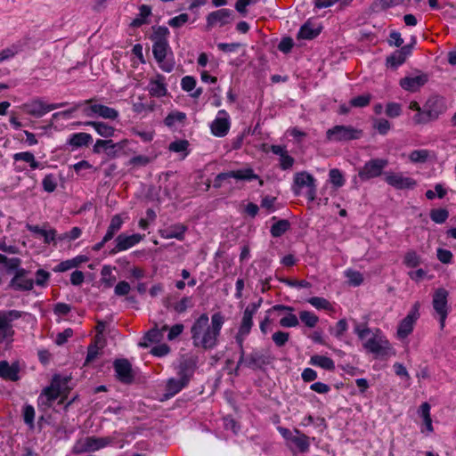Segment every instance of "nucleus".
I'll use <instances>...</instances> for the list:
<instances>
[{
	"label": "nucleus",
	"mask_w": 456,
	"mask_h": 456,
	"mask_svg": "<svg viewBox=\"0 0 456 456\" xmlns=\"http://www.w3.org/2000/svg\"><path fill=\"white\" fill-rule=\"evenodd\" d=\"M225 318L221 312L215 313L211 316V323L207 314H202L197 318L191 327L192 344L195 347L204 350L215 348L218 344V338Z\"/></svg>",
	"instance_id": "nucleus-1"
},
{
	"label": "nucleus",
	"mask_w": 456,
	"mask_h": 456,
	"mask_svg": "<svg viewBox=\"0 0 456 456\" xmlns=\"http://www.w3.org/2000/svg\"><path fill=\"white\" fill-rule=\"evenodd\" d=\"M445 100L441 96L430 97L423 107V113H416L413 117L415 124H427L436 120L445 112Z\"/></svg>",
	"instance_id": "nucleus-2"
},
{
	"label": "nucleus",
	"mask_w": 456,
	"mask_h": 456,
	"mask_svg": "<svg viewBox=\"0 0 456 456\" xmlns=\"http://www.w3.org/2000/svg\"><path fill=\"white\" fill-rule=\"evenodd\" d=\"M153 33L150 38L153 42L152 53L157 62H162L167 54V50L170 49L167 41L169 36V29L165 26H153Z\"/></svg>",
	"instance_id": "nucleus-3"
},
{
	"label": "nucleus",
	"mask_w": 456,
	"mask_h": 456,
	"mask_svg": "<svg viewBox=\"0 0 456 456\" xmlns=\"http://www.w3.org/2000/svg\"><path fill=\"white\" fill-rule=\"evenodd\" d=\"M362 130L352 126L337 125L326 131V139L330 142H346L361 138Z\"/></svg>",
	"instance_id": "nucleus-4"
},
{
	"label": "nucleus",
	"mask_w": 456,
	"mask_h": 456,
	"mask_svg": "<svg viewBox=\"0 0 456 456\" xmlns=\"http://www.w3.org/2000/svg\"><path fill=\"white\" fill-rule=\"evenodd\" d=\"M448 296L449 292L444 288H438L433 294L432 305L436 313L439 315L440 327H444L448 315Z\"/></svg>",
	"instance_id": "nucleus-5"
},
{
	"label": "nucleus",
	"mask_w": 456,
	"mask_h": 456,
	"mask_svg": "<svg viewBox=\"0 0 456 456\" xmlns=\"http://www.w3.org/2000/svg\"><path fill=\"white\" fill-rule=\"evenodd\" d=\"M229 178H234L240 181H252L258 179L259 177L254 173V170L251 167L222 172L215 177L213 186L219 189L222 187V183Z\"/></svg>",
	"instance_id": "nucleus-6"
},
{
	"label": "nucleus",
	"mask_w": 456,
	"mask_h": 456,
	"mask_svg": "<svg viewBox=\"0 0 456 456\" xmlns=\"http://www.w3.org/2000/svg\"><path fill=\"white\" fill-rule=\"evenodd\" d=\"M67 104V102L47 104L41 99L37 98L23 104L22 108L27 114L35 118H41L45 113L59 108H62Z\"/></svg>",
	"instance_id": "nucleus-7"
},
{
	"label": "nucleus",
	"mask_w": 456,
	"mask_h": 456,
	"mask_svg": "<svg viewBox=\"0 0 456 456\" xmlns=\"http://www.w3.org/2000/svg\"><path fill=\"white\" fill-rule=\"evenodd\" d=\"M388 161L384 159H371L358 171V177L361 181H368L379 176L383 169L387 166Z\"/></svg>",
	"instance_id": "nucleus-8"
},
{
	"label": "nucleus",
	"mask_w": 456,
	"mask_h": 456,
	"mask_svg": "<svg viewBox=\"0 0 456 456\" xmlns=\"http://www.w3.org/2000/svg\"><path fill=\"white\" fill-rule=\"evenodd\" d=\"M420 303L415 302L409 314L400 322L397 328V336L405 338L413 330L414 323L419 318Z\"/></svg>",
	"instance_id": "nucleus-9"
},
{
	"label": "nucleus",
	"mask_w": 456,
	"mask_h": 456,
	"mask_svg": "<svg viewBox=\"0 0 456 456\" xmlns=\"http://www.w3.org/2000/svg\"><path fill=\"white\" fill-rule=\"evenodd\" d=\"M273 360V358L270 354H264L258 349H253L251 353L244 355L242 364L253 370H263L267 365L272 363Z\"/></svg>",
	"instance_id": "nucleus-10"
},
{
	"label": "nucleus",
	"mask_w": 456,
	"mask_h": 456,
	"mask_svg": "<svg viewBox=\"0 0 456 456\" xmlns=\"http://www.w3.org/2000/svg\"><path fill=\"white\" fill-rule=\"evenodd\" d=\"M28 273L29 271L26 269L17 270L8 284V289L15 291L31 290L34 288V280L28 278Z\"/></svg>",
	"instance_id": "nucleus-11"
},
{
	"label": "nucleus",
	"mask_w": 456,
	"mask_h": 456,
	"mask_svg": "<svg viewBox=\"0 0 456 456\" xmlns=\"http://www.w3.org/2000/svg\"><path fill=\"white\" fill-rule=\"evenodd\" d=\"M94 99H89L84 102V103L91 104L87 109H85V113L87 117H93L97 115L106 119L114 120L118 117V111L109 106L103 104H92Z\"/></svg>",
	"instance_id": "nucleus-12"
},
{
	"label": "nucleus",
	"mask_w": 456,
	"mask_h": 456,
	"mask_svg": "<svg viewBox=\"0 0 456 456\" xmlns=\"http://www.w3.org/2000/svg\"><path fill=\"white\" fill-rule=\"evenodd\" d=\"M233 20V12L230 9H220L215 12H211L207 15L206 28L208 30L213 27L219 25L220 27L225 26L231 23Z\"/></svg>",
	"instance_id": "nucleus-13"
},
{
	"label": "nucleus",
	"mask_w": 456,
	"mask_h": 456,
	"mask_svg": "<svg viewBox=\"0 0 456 456\" xmlns=\"http://www.w3.org/2000/svg\"><path fill=\"white\" fill-rule=\"evenodd\" d=\"M144 235L134 233L132 235H126V233H120L115 239V247L109 252L110 255H116L117 253L124 250H127L139 243Z\"/></svg>",
	"instance_id": "nucleus-14"
},
{
	"label": "nucleus",
	"mask_w": 456,
	"mask_h": 456,
	"mask_svg": "<svg viewBox=\"0 0 456 456\" xmlns=\"http://www.w3.org/2000/svg\"><path fill=\"white\" fill-rule=\"evenodd\" d=\"M114 370L117 379L123 384H132L134 380V374L132 365L127 359H117L114 363Z\"/></svg>",
	"instance_id": "nucleus-15"
},
{
	"label": "nucleus",
	"mask_w": 456,
	"mask_h": 456,
	"mask_svg": "<svg viewBox=\"0 0 456 456\" xmlns=\"http://www.w3.org/2000/svg\"><path fill=\"white\" fill-rule=\"evenodd\" d=\"M218 115H223L224 117L216 118L211 123L210 128L214 135L217 137H224L227 134L230 129V122L227 118V112L224 110H219Z\"/></svg>",
	"instance_id": "nucleus-16"
},
{
	"label": "nucleus",
	"mask_w": 456,
	"mask_h": 456,
	"mask_svg": "<svg viewBox=\"0 0 456 456\" xmlns=\"http://www.w3.org/2000/svg\"><path fill=\"white\" fill-rule=\"evenodd\" d=\"M364 348L374 354L376 356H385L388 354L390 350L389 342L387 340L377 339L371 338L363 344Z\"/></svg>",
	"instance_id": "nucleus-17"
},
{
	"label": "nucleus",
	"mask_w": 456,
	"mask_h": 456,
	"mask_svg": "<svg viewBox=\"0 0 456 456\" xmlns=\"http://www.w3.org/2000/svg\"><path fill=\"white\" fill-rule=\"evenodd\" d=\"M387 184L398 190L412 189L416 185V181L411 177H404L400 174H389L385 178Z\"/></svg>",
	"instance_id": "nucleus-18"
},
{
	"label": "nucleus",
	"mask_w": 456,
	"mask_h": 456,
	"mask_svg": "<svg viewBox=\"0 0 456 456\" xmlns=\"http://www.w3.org/2000/svg\"><path fill=\"white\" fill-rule=\"evenodd\" d=\"M19 372V362H14L11 365L5 360L0 362V378L3 379L18 381L20 379Z\"/></svg>",
	"instance_id": "nucleus-19"
},
{
	"label": "nucleus",
	"mask_w": 456,
	"mask_h": 456,
	"mask_svg": "<svg viewBox=\"0 0 456 456\" xmlns=\"http://www.w3.org/2000/svg\"><path fill=\"white\" fill-rule=\"evenodd\" d=\"M428 75L405 77L400 80V86L406 91L416 92L428 82Z\"/></svg>",
	"instance_id": "nucleus-20"
},
{
	"label": "nucleus",
	"mask_w": 456,
	"mask_h": 456,
	"mask_svg": "<svg viewBox=\"0 0 456 456\" xmlns=\"http://www.w3.org/2000/svg\"><path fill=\"white\" fill-rule=\"evenodd\" d=\"M321 31V26L314 27V24L310 20H308L299 28L297 38L313 40L320 35Z\"/></svg>",
	"instance_id": "nucleus-21"
},
{
	"label": "nucleus",
	"mask_w": 456,
	"mask_h": 456,
	"mask_svg": "<svg viewBox=\"0 0 456 456\" xmlns=\"http://www.w3.org/2000/svg\"><path fill=\"white\" fill-rule=\"evenodd\" d=\"M113 443V438L105 436V437H96V436H87L85 441V446L86 451L94 452L100 450L102 448L106 447L109 444Z\"/></svg>",
	"instance_id": "nucleus-22"
},
{
	"label": "nucleus",
	"mask_w": 456,
	"mask_h": 456,
	"mask_svg": "<svg viewBox=\"0 0 456 456\" xmlns=\"http://www.w3.org/2000/svg\"><path fill=\"white\" fill-rule=\"evenodd\" d=\"M196 369V363L191 360H184L179 364L178 376L181 379L189 383Z\"/></svg>",
	"instance_id": "nucleus-23"
},
{
	"label": "nucleus",
	"mask_w": 456,
	"mask_h": 456,
	"mask_svg": "<svg viewBox=\"0 0 456 456\" xmlns=\"http://www.w3.org/2000/svg\"><path fill=\"white\" fill-rule=\"evenodd\" d=\"M189 383L185 382L184 380L181 379L180 378L178 379L171 378L167 380L166 385V393L164 396L167 399L170 397L175 396L176 394H178L183 388L187 387Z\"/></svg>",
	"instance_id": "nucleus-24"
},
{
	"label": "nucleus",
	"mask_w": 456,
	"mask_h": 456,
	"mask_svg": "<svg viewBox=\"0 0 456 456\" xmlns=\"http://www.w3.org/2000/svg\"><path fill=\"white\" fill-rule=\"evenodd\" d=\"M295 436L289 444H294L298 452L304 453L309 450L310 438L305 434L300 432L297 428L294 429Z\"/></svg>",
	"instance_id": "nucleus-25"
},
{
	"label": "nucleus",
	"mask_w": 456,
	"mask_h": 456,
	"mask_svg": "<svg viewBox=\"0 0 456 456\" xmlns=\"http://www.w3.org/2000/svg\"><path fill=\"white\" fill-rule=\"evenodd\" d=\"M84 125L93 126L99 135L105 138L113 136L115 133V128L104 122L86 121Z\"/></svg>",
	"instance_id": "nucleus-26"
},
{
	"label": "nucleus",
	"mask_w": 456,
	"mask_h": 456,
	"mask_svg": "<svg viewBox=\"0 0 456 456\" xmlns=\"http://www.w3.org/2000/svg\"><path fill=\"white\" fill-rule=\"evenodd\" d=\"M92 141L93 138L90 134L80 132L73 134L68 140L67 143L72 147L79 148L87 146L90 142H92Z\"/></svg>",
	"instance_id": "nucleus-27"
},
{
	"label": "nucleus",
	"mask_w": 456,
	"mask_h": 456,
	"mask_svg": "<svg viewBox=\"0 0 456 456\" xmlns=\"http://www.w3.org/2000/svg\"><path fill=\"white\" fill-rule=\"evenodd\" d=\"M26 228L29 232L44 237V241L46 244H49L52 241L55 240L56 231L54 229H50V230L47 231V230H45L43 228H40L38 225H33V224H28L26 225Z\"/></svg>",
	"instance_id": "nucleus-28"
},
{
	"label": "nucleus",
	"mask_w": 456,
	"mask_h": 456,
	"mask_svg": "<svg viewBox=\"0 0 456 456\" xmlns=\"http://www.w3.org/2000/svg\"><path fill=\"white\" fill-rule=\"evenodd\" d=\"M310 364L317 367H321L326 370H335V362L334 361L325 355L314 354L310 358Z\"/></svg>",
	"instance_id": "nucleus-29"
},
{
	"label": "nucleus",
	"mask_w": 456,
	"mask_h": 456,
	"mask_svg": "<svg viewBox=\"0 0 456 456\" xmlns=\"http://www.w3.org/2000/svg\"><path fill=\"white\" fill-rule=\"evenodd\" d=\"M139 10V14L130 23L132 28H140L143 24H147V18L151 15V8L147 4L141 5Z\"/></svg>",
	"instance_id": "nucleus-30"
},
{
	"label": "nucleus",
	"mask_w": 456,
	"mask_h": 456,
	"mask_svg": "<svg viewBox=\"0 0 456 456\" xmlns=\"http://www.w3.org/2000/svg\"><path fill=\"white\" fill-rule=\"evenodd\" d=\"M123 220L119 215H115L111 217L110 223L108 226L107 232L103 236L105 241H110L115 236V234L121 229Z\"/></svg>",
	"instance_id": "nucleus-31"
},
{
	"label": "nucleus",
	"mask_w": 456,
	"mask_h": 456,
	"mask_svg": "<svg viewBox=\"0 0 456 456\" xmlns=\"http://www.w3.org/2000/svg\"><path fill=\"white\" fill-rule=\"evenodd\" d=\"M187 230V227L182 224H174L164 231L165 234L163 235L167 239H177L179 240H183L184 239V233Z\"/></svg>",
	"instance_id": "nucleus-32"
},
{
	"label": "nucleus",
	"mask_w": 456,
	"mask_h": 456,
	"mask_svg": "<svg viewBox=\"0 0 456 456\" xmlns=\"http://www.w3.org/2000/svg\"><path fill=\"white\" fill-rule=\"evenodd\" d=\"M290 228V223L287 219H281L274 223L270 229L271 235L278 238L283 235Z\"/></svg>",
	"instance_id": "nucleus-33"
},
{
	"label": "nucleus",
	"mask_w": 456,
	"mask_h": 456,
	"mask_svg": "<svg viewBox=\"0 0 456 456\" xmlns=\"http://www.w3.org/2000/svg\"><path fill=\"white\" fill-rule=\"evenodd\" d=\"M294 183L297 186L302 188L306 186L307 188L314 185L315 183L314 177L309 173L304 171L295 175Z\"/></svg>",
	"instance_id": "nucleus-34"
},
{
	"label": "nucleus",
	"mask_w": 456,
	"mask_h": 456,
	"mask_svg": "<svg viewBox=\"0 0 456 456\" xmlns=\"http://www.w3.org/2000/svg\"><path fill=\"white\" fill-rule=\"evenodd\" d=\"M13 159L15 161H25L29 164V167L31 169H37L39 168L40 163L36 160L33 153L29 151H24V152H18L13 155Z\"/></svg>",
	"instance_id": "nucleus-35"
},
{
	"label": "nucleus",
	"mask_w": 456,
	"mask_h": 456,
	"mask_svg": "<svg viewBox=\"0 0 456 456\" xmlns=\"http://www.w3.org/2000/svg\"><path fill=\"white\" fill-rule=\"evenodd\" d=\"M57 378L58 376H54L52 385L50 387H45L42 392V395L46 396L47 401L49 403H52L58 399V397L61 395L60 386L58 384H55Z\"/></svg>",
	"instance_id": "nucleus-36"
},
{
	"label": "nucleus",
	"mask_w": 456,
	"mask_h": 456,
	"mask_svg": "<svg viewBox=\"0 0 456 456\" xmlns=\"http://www.w3.org/2000/svg\"><path fill=\"white\" fill-rule=\"evenodd\" d=\"M329 181L336 189L342 187L346 182L343 173L338 168L330 170Z\"/></svg>",
	"instance_id": "nucleus-37"
},
{
	"label": "nucleus",
	"mask_w": 456,
	"mask_h": 456,
	"mask_svg": "<svg viewBox=\"0 0 456 456\" xmlns=\"http://www.w3.org/2000/svg\"><path fill=\"white\" fill-rule=\"evenodd\" d=\"M403 265L408 268H415L421 264V257L414 250H409L405 253Z\"/></svg>",
	"instance_id": "nucleus-38"
},
{
	"label": "nucleus",
	"mask_w": 456,
	"mask_h": 456,
	"mask_svg": "<svg viewBox=\"0 0 456 456\" xmlns=\"http://www.w3.org/2000/svg\"><path fill=\"white\" fill-rule=\"evenodd\" d=\"M299 319L308 328H314L319 322L316 314L305 310L299 313Z\"/></svg>",
	"instance_id": "nucleus-39"
},
{
	"label": "nucleus",
	"mask_w": 456,
	"mask_h": 456,
	"mask_svg": "<svg viewBox=\"0 0 456 456\" xmlns=\"http://www.w3.org/2000/svg\"><path fill=\"white\" fill-rule=\"evenodd\" d=\"M307 302L311 304L316 309H322L326 311H333V306L329 300L321 297H313L307 299Z\"/></svg>",
	"instance_id": "nucleus-40"
},
{
	"label": "nucleus",
	"mask_w": 456,
	"mask_h": 456,
	"mask_svg": "<svg viewBox=\"0 0 456 456\" xmlns=\"http://www.w3.org/2000/svg\"><path fill=\"white\" fill-rule=\"evenodd\" d=\"M22 416L23 420L26 425L28 426L30 429H34L35 428V409L30 404H25L22 409Z\"/></svg>",
	"instance_id": "nucleus-41"
},
{
	"label": "nucleus",
	"mask_w": 456,
	"mask_h": 456,
	"mask_svg": "<svg viewBox=\"0 0 456 456\" xmlns=\"http://www.w3.org/2000/svg\"><path fill=\"white\" fill-rule=\"evenodd\" d=\"M400 3V0H374L370 5L372 12H376L379 9L386 11Z\"/></svg>",
	"instance_id": "nucleus-42"
},
{
	"label": "nucleus",
	"mask_w": 456,
	"mask_h": 456,
	"mask_svg": "<svg viewBox=\"0 0 456 456\" xmlns=\"http://www.w3.org/2000/svg\"><path fill=\"white\" fill-rule=\"evenodd\" d=\"M429 215L431 220L436 224H444L449 217V212L445 208H433Z\"/></svg>",
	"instance_id": "nucleus-43"
},
{
	"label": "nucleus",
	"mask_w": 456,
	"mask_h": 456,
	"mask_svg": "<svg viewBox=\"0 0 456 456\" xmlns=\"http://www.w3.org/2000/svg\"><path fill=\"white\" fill-rule=\"evenodd\" d=\"M405 61L406 58L399 52V50H396L391 55L387 57V65L396 69L400 65L403 64Z\"/></svg>",
	"instance_id": "nucleus-44"
},
{
	"label": "nucleus",
	"mask_w": 456,
	"mask_h": 456,
	"mask_svg": "<svg viewBox=\"0 0 456 456\" xmlns=\"http://www.w3.org/2000/svg\"><path fill=\"white\" fill-rule=\"evenodd\" d=\"M185 118L186 115L184 112H171L165 118L164 124L168 127H173L175 122H183Z\"/></svg>",
	"instance_id": "nucleus-45"
},
{
	"label": "nucleus",
	"mask_w": 456,
	"mask_h": 456,
	"mask_svg": "<svg viewBox=\"0 0 456 456\" xmlns=\"http://www.w3.org/2000/svg\"><path fill=\"white\" fill-rule=\"evenodd\" d=\"M373 128L376 129L379 134L385 135L391 129V123L385 118H376L373 121Z\"/></svg>",
	"instance_id": "nucleus-46"
},
{
	"label": "nucleus",
	"mask_w": 456,
	"mask_h": 456,
	"mask_svg": "<svg viewBox=\"0 0 456 456\" xmlns=\"http://www.w3.org/2000/svg\"><path fill=\"white\" fill-rule=\"evenodd\" d=\"M371 95L370 94L358 95L350 100V106L354 108H363L370 104Z\"/></svg>",
	"instance_id": "nucleus-47"
},
{
	"label": "nucleus",
	"mask_w": 456,
	"mask_h": 456,
	"mask_svg": "<svg viewBox=\"0 0 456 456\" xmlns=\"http://www.w3.org/2000/svg\"><path fill=\"white\" fill-rule=\"evenodd\" d=\"M150 94L155 97H161L167 94V88L164 83L153 81L151 83Z\"/></svg>",
	"instance_id": "nucleus-48"
},
{
	"label": "nucleus",
	"mask_w": 456,
	"mask_h": 456,
	"mask_svg": "<svg viewBox=\"0 0 456 456\" xmlns=\"http://www.w3.org/2000/svg\"><path fill=\"white\" fill-rule=\"evenodd\" d=\"M253 326V316L249 314L243 313V316L239 327V331H241V333H248L249 334L251 331Z\"/></svg>",
	"instance_id": "nucleus-49"
},
{
	"label": "nucleus",
	"mask_w": 456,
	"mask_h": 456,
	"mask_svg": "<svg viewBox=\"0 0 456 456\" xmlns=\"http://www.w3.org/2000/svg\"><path fill=\"white\" fill-rule=\"evenodd\" d=\"M0 314L2 315L6 326L12 327L11 322H13L14 320L20 318L23 313L17 310H9L0 313Z\"/></svg>",
	"instance_id": "nucleus-50"
},
{
	"label": "nucleus",
	"mask_w": 456,
	"mask_h": 456,
	"mask_svg": "<svg viewBox=\"0 0 456 456\" xmlns=\"http://www.w3.org/2000/svg\"><path fill=\"white\" fill-rule=\"evenodd\" d=\"M346 276L353 286H359L363 281L362 274L358 271L349 269L346 272Z\"/></svg>",
	"instance_id": "nucleus-51"
},
{
	"label": "nucleus",
	"mask_w": 456,
	"mask_h": 456,
	"mask_svg": "<svg viewBox=\"0 0 456 456\" xmlns=\"http://www.w3.org/2000/svg\"><path fill=\"white\" fill-rule=\"evenodd\" d=\"M248 333H241V331L237 332L235 336V341L238 345L239 350H240V358H239V364H242L244 361V355H245V350H244V340L246 337L248 336Z\"/></svg>",
	"instance_id": "nucleus-52"
},
{
	"label": "nucleus",
	"mask_w": 456,
	"mask_h": 456,
	"mask_svg": "<svg viewBox=\"0 0 456 456\" xmlns=\"http://www.w3.org/2000/svg\"><path fill=\"white\" fill-rule=\"evenodd\" d=\"M289 333L285 331H276L273 334L272 339L273 343L278 346L281 347L289 341Z\"/></svg>",
	"instance_id": "nucleus-53"
},
{
	"label": "nucleus",
	"mask_w": 456,
	"mask_h": 456,
	"mask_svg": "<svg viewBox=\"0 0 456 456\" xmlns=\"http://www.w3.org/2000/svg\"><path fill=\"white\" fill-rule=\"evenodd\" d=\"M191 306H192L191 297H183L179 302L175 303L173 305V308L177 314H183L189 307H191Z\"/></svg>",
	"instance_id": "nucleus-54"
},
{
	"label": "nucleus",
	"mask_w": 456,
	"mask_h": 456,
	"mask_svg": "<svg viewBox=\"0 0 456 456\" xmlns=\"http://www.w3.org/2000/svg\"><path fill=\"white\" fill-rule=\"evenodd\" d=\"M428 158V151L427 150H415L410 154V159L414 163H424Z\"/></svg>",
	"instance_id": "nucleus-55"
},
{
	"label": "nucleus",
	"mask_w": 456,
	"mask_h": 456,
	"mask_svg": "<svg viewBox=\"0 0 456 456\" xmlns=\"http://www.w3.org/2000/svg\"><path fill=\"white\" fill-rule=\"evenodd\" d=\"M402 113V106L397 102H388L386 106V115L389 118H397Z\"/></svg>",
	"instance_id": "nucleus-56"
},
{
	"label": "nucleus",
	"mask_w": 456,
	"mask_h": 456,
	"mask_svg": "<svg viewBox=\"0 0 456 456\" xmlns=\"http://www.w3.org/2000/svg\"><path fill=\"white\" fill-rule=\"evenodd\" d=\"M291 313L292 312H289V314L287 316H284L280 320V325L281 327L291 328L296 327L299 324L297 317Z\"/></svg>",
	"instance_id": "nucleus-57"
},
{
	"label": "nucleus",
	"mask_w": 456,
	"mask_h": 456,
	"mask_svg": "<svg viewBox=\"0 0 456 456\" xmlns=\"http://www.w3.org/2000/svg\"><path fill=\"white\" fill-rule=\"evenodd\" d=\"M189 20V15L187 13H181L178 16H175L170 19L167 24L172 28H181Z\"/></svg>",
	"instance_id": "nucleus-58"
},
{
	"label": "nucleus",
	"mask_w": 456,
	"mask_h": 456,
	"mask_svg": "<svg viewBox=\"0 0 456 456\" xmlns=\"http://www.w3.org/2000/svg\"><path fill=\"white\" fill-rule=\"evenodd\" d=\"M50 279V273L43 269H38L36 272V283L37 286L45 287Z\"/></svg>",
	"instance_id": "nucleus-59"
},
{
	"label": "nucleus",
	"mask_w": 456,
	"mask_h": 456,
	"mask_svg": "<svg viewBox=\"0 0 456 456\" xmlns=\"http://www.w3.org/2000/svg\"><path fill=\"white\" fill-rule=\"evenodd\" d=\"M162 338L161 331L158 329V324L155 323L154 327L151 329L144 336V338L149 342H159Z\"/></svg>",
	"instance_id": "nucleus-60"
},
{
	"label": "nucleus",
	"mask_w": 456,
	"mask_h": 456,
	"mask_svg": "<svg viewBox=\"0 0 456 456\" xmlns=\"http://www.w3.org/2000/svg\"><path fill=\"white\" fill-rule=\"evenodd\" d=\"M347 322L346 319L339 320L334 329H330L331 334L336 338H341L347 330Z\"/></svg>",
	"instance_id": "nucleus-61"
},
{
	"label": "nucleus",
	"mask_w": 456,
	"mask_h": 456,
	"mask_svg": "<svg viewBox=\"0 0 456 456\" xmlns=\"http://www.w3.org/2000/svg\"><path fill=\"white\" fill-rule=\"evenodd\" d=\"M188 146H189V142L187 140H177V141L172 142L169 144L168 149H169V151H174V152H183V151H187Z\"/></svg>",
	"instance_id": "nucleus-62"
},
{
	"label": "nucleus",
	"mask_w": 456,
	"mask_h": 456,
	"mask_svg": "<svg viewBox=\"0 0 456 456\" xmlns=\"http://www.w3.org/2000/svg\"><path fill=\"white\" fill-rule=\"evenodd\" d=\"M43 188L47 192H53L56 189V182L53 175H47L42 181Z\"/></svg>",
	"instance_id": "nucleus-63"
},
{
	"label": "nucleus",
	"mask_w": 456,
	"mask_h": 456,
	"mask_svg": "<svg viewBox=\"0 0 456 456\" xmlns=\"http://www.w3.org/2000/svg\"><path fill=\"white\" fill-rule=\"evenodd\" d=\"M181 86L183 91L191 92L196 86V79L191 76H185L182 78Z\"/></svg>",
	"instance_id": "nucleus-64"
}]
</instances>
